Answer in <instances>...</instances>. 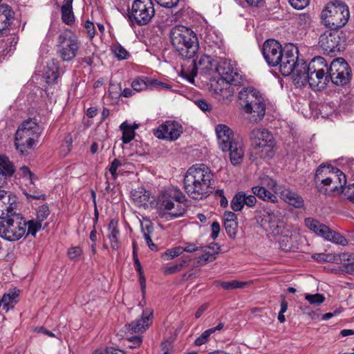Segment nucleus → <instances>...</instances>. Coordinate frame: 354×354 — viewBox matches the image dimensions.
Segmentation results:
<instances>
[{
    "label": "nucleus",
    "instance_id": "1",
    "mask_svg": "<svg viewBox=\"0 0 354 354\" xmlns=\"http://www.w3.org/2000/svg\"><path fill=\"white\" fill-rule=\"evenodd\" d=\"M214 174L205 164H196L186 171L183 187L187 194L195 200H202L214 191Z\"/></svg>",
    "mask_w": 354,
    "mask_h": 354
},
{
    "label": "nucleus",
    "instance_id": "2",
    "mask_svg": "<svg viewBox=\"0 0 354 354\" xmlns=\"http://www.w3.org/2000/svg\"><path fill=\"white\" fill-rule=\"evenodd\" d=\"M315 183L319 192L327 195L332 192L342 193L346 183L345 174L330 165H320L315 172Z\"/></svg>",
    "mask_w": 354,
    "mask_h": 354
},
{
    "label": "nucleus",
    "instance_id": "3",
    "mask_svg": "<svg viewBox=\"0 0 354 354\" xmlns=\"http://www.w3.org/2000/svg\"><path fill=\"white\" fill-rule=\"evenodd\" d=\"M239 104L248 115L251 123L261 121L266 111V102L263 95L254 87L243 88L239 93Z\"/></svg>",
    "mask_w": 354,
    "mask_h": 354
},
{
    "label": "nucleus",
    "instance_id": "4",
    "mask_svg": "<svg viewBox=\"0 0 354 354\" xmlns=\"http://www.w3.org/2000/svg\"><path fill=\"white\" fill-rule=\"evenodd\" d=\"M326 70H327V65L325 59L321 57L314 58L308 64L305 63L296 84L305 86L308 84L312 89H324L328 82Z\"/></svg>",
    "mask_w": 354,
    "mask_h": 354
},
{
    "label": "nucleus",
    "instance_id": "5",
    "mask_svg": "<svg viewBox=\"0 0 354 354\" xmlns=\"http://www.w3.org/2000/svg\"><path fill=\"white\" fill-rule=\"evenodd\" d=\"M172 47L183 58L190 59L198 49L196 34L184 26H176L169 34Z\"/></svg>",
    "mask_w": 354,
    "mask_h": 354
},
{
    "label": "nucleus",
    "instance_id": "6",
    "mask_svg": "<svg viewBox=\"0 0 354 354\" xmlns=\"http://www.w3.org/2000/svg\"><path fill=\"white\" fill-rule=\"evenodd\" d=\"M41 133V129L35 119L25 120L15 133V145L21 155L28 153L32 148Z\"/></svg>",
    "mask_w": 354,
    "mask_h": 354
},
{
    "label": "nucleus",
    "instance_id": "7",
    "mask_svg": "<svg viewBox=\"0 0 354 354\" xmlns=\"http://www.w3.org/2000/svg\"><path fill=\"white\" fill-rule=\"evenodd\" d=\"M349 17L348 7L338 1L328 3L321 15L324 24L332 30H337L346 25Z\"/></svg>",
    "mask_w": 354,
    "mask_h": 354
},
{
    "label": "nucleus",
    "instance_id": "8",
    "mask_svg": "<svg viewBox=\"0 0 354 354\" xmlns=\"http://www.w3.org/2000/svg\"><path fill=\"white\" fill-rule=\"evenodd\" d=\"M127 15L131 27L145 26L155 15L154 4L152 0H133Z\"/></svg>",
    "mask_w": 354,
    "mask_h": 354
},
{
    "label": "nucleus",
    "instance_id": "9",
    "mask_svg": "<svg viewBox=\"0 0 354 354\" xmlns=\"http://www.w3.org/2000/svg\"><path fill=\"white\" fill-rule=\"evenodd\" d=\"M249 138L251 146L259 157L267 158L273 156L275 142L272 134L268 130L254 129L250 131Z\"/></svg>",
    "mask_w": 354,
    "mask_h": 354
},
{
    "label": "nucleus",
    "instance_id": "10",
    "mask_svg": "<svg viewBox=\"0 0 354 354\" xmlns=\"http://www.w3.org/2000/svg\"><path fill=\"white\" fill-rule=\"evenodd\" d=\"M81 43L69 30L62 32L57 38V53L63 62H71L77 55Z\"/></svg>",
    "mask_w": 354,
    "mask_h": 354
},
{
    "label": "nucleus",
    "instance_id": "11",
    "mask_svg": "<svg viewBox=\"0 0 354 354\" xmlns=\"http://www.w3.org/2000/svg\"><path fill=\"white\" fill-rule=\"evenodd\" d=\"M26 225L19 214L0 221V236L8 241H17L25 236Z\"/></svg>",
    "mask_w": 354,
    "mask_h": 354
},
{
    "label": "nucleus",
    "instance_id": "12",
    "mask_svg": "<svg viewBox=\"0 0 354 354\" xmlns=\"http://www.w3.org/2000/svg\"><path fill=\"white\" fill-rule=\"evenodd\" d=\"M331 82L337 86L346 84L351 78V70L348 64L342 57L334 59L327 68Z\"/></svg>",
    "mask_w": 354,
    "mask_h": 354
},
{
    "label": "nucleus",
    "instance_id": "13",
    "mask_svg": "<svg viewBox=\"0 0 354 354\" xmlns=\"http://www.w3.org/2000/svg\"><path fill=\"white\" fill-rule=\"evenodd\" d=\"M346 40L342 32L330 30L322 34L319 39V46L324 53L330 54L340 52L345 45Z\"/></svg>",
    "mask_w": 354,
    "mask_h": 354
},
{
    "label": "nucleus",
    "instance_id": "14",
    "mask_svg": "<svg viewBox=\"0 0 354 354\" xmlns=\"http://www.w3.org/2000/svg\"><path fill=\"white\" fill-rule=\"evenodd\" d=\"M213 66V59L209 55H203L198 59L192 60L189 66H183L181 76L193 84L198 70L206 73L212 69Z\"/></svg>",
    "mask_w": 354,
    "mask_h": 354
},
{
    "label": "nucleus",
    "instance_id": "15",
    "mask_svg": "<svg viewBox=\"0 0 354 354\" xmlns=\"http://www.w3.org/2000/svg\"><path fill=\"white\" fill-rule=\"evenodd\" d=\"M257 221L266 232L273 236L280 235L284 227L279 217L270 209H263L261 211Z\"/></svg>",
    "mask_w": 354,
    "mask_h": 354
},
{
    "label": "nucleus",
    "instance_id": "16",
    "mask_svg": "<svg viewBox=\"0 0 354 354\" xmlns=\"http://www.w3.org/2000/svg\"><path fill=\"white\" fill-rule=\"evenodd\" d=\"M216 70L221 75V78L226 80L232 84L236 86L241 84L243 82L240 71L235 62L231 59H221L218 62Z\"/></svg>",
    "mask_w": 354,
    "mask_h": 354
},
{
    "label": "nucleus",
    "instance_id": "17",
    "mask_svg": "<svg viewBox=\"0 0 354 354\" xmlns=\"http://www.w3.org/2000/svg\"><path fill=\"white\" fill-rule=\"evenodd\" d=\"M158 209L162 211H167L163 213L162 217L166 220H171L182 216L186 212L184 204H174V201L167 194H163L158 198Z\"/></svg>",
    "mask_w": 354,
    "mask_h": 354
},
{
    "label": "nucleus",
    "instance_id": "18",
    "mask_svg": "<svg viewBox=\"0 0 354 354\" xmlns=\"http://www.w3.org/2000/svg\"><path fill=\"white\" fill-rule=\"evenodd\" d=\"M283 48L280 43L275 39L266 40L262 46L263 57L270 66H277L279 62V57L281 58V53Z\"/></svg>",
    "mask_w": 354,
    "mask_h": 354
},
{
    "label": "nucleus",
    "instance_id": "19",
    "mask_svg": "<svg viewBox=\"0 0 354 354\" xmlns=\"http://www.w3.org/2000/svg\"><path fill=\"white\" fill-rule=\"evenodd\" d=\"M183 133L182 126L176 121H166L160 124L156 129H154V136L166 140H176Z\"/></svg>",
    "mask_w": 354,
    "mask_h": 354
},
{
    "label": "nucleus",
    "instance_id": "20",
    "mask_svg": "<svg viewBox=\"0 0 354 354\" xmlns=\"http://www.w3.org/2000/svg\"><path fill=\"white\" fill-rule=\"evenodd\" d=\"M153 317L152 310H144L140 319H137L125 326L127 333L130 334L144 333L152 324Z\"/></svg>",
    "mask_w": 354,
    "mask_h": 354
},
{
    "label": "nucleus",
    "instance_id": "21",
    "mask_svg": "<svg viewBox=\"0 0 354 354\" xmlns=\"http://www.w3.org/2000/svg\"><path fill=\"white\" fill-rule=\"evenodd\" d=\"M219 148L225 151L229 146L236 142L238 139L234 137V131L226 124H219L215 127Z\"/></svg>",
    "mask_w": 354,
    "mask_h": 354
},
{
    "label": "nucleus",
    "instance_id": "22",
    "mask_svg": "<svg viewBox=\"0 0 354 354\" xmlns=\"http://www.w3.org/2000/svg\"><path fill=\"white\" fill-rule=\"evenodd\" d=\"M306 62L304 59H288L286 62H282L281 65H279V71L283 76H288L292 74V78L295 84L297 83L299 74L302 72L303 66H304Z\"/></svg>",
    "mask_w": 354,
    "mask_h": 354
},
{
    "label": "nucleus",
    "instance_id": "23",
    "mask_svg": "<svg viewBox=\"0 0 354 354\" xmlns=\"http://www.w3.org/2000/svg\"><path fill=\"white\" fill-rule=\"evenodd\" d=\"M231 82L225 79L220 78L211 83V88L214 97L218 101H223L232 97L234 93Z\"/></svg>",
    "mask_w": 354,
    "mask_h": 354
},
{
    "label": "nucleus",
    "instance_id": "24",
    "mask_svg": "<svg viewBox=\"0 0 354 354\" xmlns=\"http://www.w3.org/2000/svg\"><path fill=\"white\" fill-rule=\"evenodd\" d=\"M17 207L16 196L3 190L0 192V209L8 213V218L15 216Z\"/></svg>",
    "mask_w": 354,
    "mask_h": 354
},
{
    "label": "nucleus",
    "instance_id": "25",
    "mask_svg": "<svg viewBox=\"0 0 354 354\" xmlns=\"http://www.w3.org/2000/svg\"><path fill=\"white\" fill-rule=\"evenodd\" d=\"M15 171V166L8 158L0 155V192L3 191L1 188L6 184L8 178L11 177Z\"/></svg>",
    "mask_w": 354,
    "mask_h": 354
},
{
    "label": "nucleus",
    "instance_id": "26",
    "mask_svg": "<svg viewBox=\"0 0 354 354\" xmlns=\"http://www.w3.org/2000/svg\"><path fill=\"white\" fill-rule=\"evenodd\" d=\"M281 237L279 239L280 248L284 251H290L295 247L294 243L297 241L299 234L294 230L289 228L282 229V232L280 233Z\"/></svg>",
    "mask_w": 354,
    "mask_h": 354
},
{
    "label": "nucleus",
    "instance_id": "27",
    "mask_svg": "<svg viewBox=\"0 0 354 354\" xmlns=\"http://www.w3.org/2000/svg\"><path fill=\"white\" fill-rule=\"evenodd\" d=\"M225 151L229 152L230 160L233 165H238L243 162L244 149L241 141L238 140L236 142H233Z\"/></svg>",
    "mask_w": 354,
    "mask_h": 354
},
{
    "label": "nucleus",
    "instance_id": "28",
    "mask_svg": "<svg viewBox=\"0 0 354 354\" xmlns=\"http://www.w3.org/2000/svg\"><path fill=\"white\" fill-rule=\"evenodd\" d=\"M14 12L11 8L6 4L0 6V35H3L11 24Z\"/></svg>",
    "mask_w": 354,
    "mask_h": 354
},
{
    "label": "nucleus",
    "instance_id": "29",
    "mask_svg": "<svg viewBox=\"0 0 354 354\" xmlns=\"http://www.w3.org/2000/svg\"><path fill=\"white\" fill-rule=\"evenodd\" d=\"M279 192L281 198L286 203L296 208L303 207L304 200L297 192L288 188H283Z\"/></svg>",
    "mask_w": 354,
    "mask_h": 354
},
{
    "label": "nucleus",
    "instance_id": "30",
    "mask_svg": "<svg viewBox=\"0 0 354 354\" xmlns=\"http://www.w3.org/2000/svg\"><path fill=\"white\" fill-rule=\"evenodd\" d=\"M131 197L136 205L143 207L145 209L149 207L148 204L150 201V193L145 188L139 187L133 189L131 192Z\"/></svg>",
    "mask_w": 354,
    "mask_h": 354
},
{
    "label": "nucleus",
    "instance_id": "31",
    "mask_svg": "<svg viewBox=\"0 0 354 354\" xmlns=\"http://www.w3.org/2000/svg\"><path fill=\"white\" fill-rule=\"evenodd\" d=\"M19 290L14 288L13 290H10L8 292L5 293L1 301V305H3V309L6 312L10 309H12L14 306L17 304V297L19 296Z\"/></svg>",
    "mask_w": 354,
    "mask_h": 354
},
{
    "label": "nucleus",
    "instance_id": "32",
    "mask_svg": "<svg viewBox=\"0 0 354 354\" xmlns=\"http://www.w3.org/2000/svg\"><path fill=\"white\" fill-rule=\"evenodd\" d=\"M73 0H64L63 6L61 8L62 20L67 25H72L75 21V16L73 12Z\"/></svg>",
    "mask_w": 354,
    "mask_h": 354
},
{
    "label": "nucleus",
    "instance_id": "33",
    "mask_svg": "<svg viewBox=\"0 0 354 354\" xmlns=\"http://www.w3.org/2000/svg\"><path fill=\"white\" fill-rule=\"evenodd\" d=\"M109 234L108 235L109 239L110 240V243L112 249L118 250L120 247V241H119V234L120 231L118 229V222L111 220L109 224Z\"/></svg>",
    "mask_w": 354,
    "mask_h": 354
},
{
    "label": "nucleus",
    "instance_id": "34",
    "mask_svg": "<svg viewBox=\"0 0 354 354\" xmlns=\"http://www.w3.org/2000/svg\"><path fill=\"white\" fill-rule=\"evenodd\" d=\"M305 225L316 234L324 237L326 231H328V226L321 223L313 218H306L304 221Z\"/></svg>",
    "mask_w": 354,
    "mask_h": 354
},
{
    "label": "nucleus",
    "instance_id": "35",
    "mask_svg": "<svg viewBox=\"0 0 354 354\" xmlns=\"http://www.w3.org/2000/svg\"><path fill=\"white\" fill-rule=\"evenodd\" d=\"M298 54L299 50L296 46L292 44H286L283 47V50L281 55V58L279 57L280 60L277 66L279 67V65H281L282 62H285L288 59H297Z\"/></svg>",
    "mask_w": 354,
    "mask_h": 354
},
{
    "label": "nucleus",
    "instance_id": "36",
    "mask_svg": "<svg viewBox=\"0 0 354 354\" xmlns=\"http://www.w3.org/2000/svg\"><path fill=\"white\" fill-rule=\"evenodd\" d=\"M252 195L259 197L265 201L276 202L277 196L261 186H256L252 188Z\"/></svg>",
    "mask_w": 354,
    "mask_h": 354
},
{
    "label": "nucleus",
    "instance_id": "37",
    "mask_svg": "<svg viewBox=\"0 0 354 354\" xmlns=\"http://www.w3.org/2000/svg\"><path fill=\"white\" fill-rule=\"evenodd\" d=\"M120 129L122 131V140L123 143L127 144L134 138L136 135L134 129L127 124V122H122L120 126Z\"/></svg>",
    "mask_w": 354,
    "mask_h": 354
},
{
    "label": "nucleus",
    "instance_id": "38",
    "mask_svg": "<svg viewBox=\"0 0 354 354\" xmlns=\"http://www.w3.org/2000/svg\"><path fill=\"white\" fill-rule=\"evenodd\" d=\"M151 80L149 77H138L133 81L131 86L137 92L145 91L151 85Z\"/></svg>",
    "mask_w": 354,
    "mask_h": 354
},
{
    "label": "nucleus",
    "instance_id": "39",
    "mask_svg": "<svg viewBox=\"0 0 354 354\" xmlns=\"http://www.w3.org/2000/svg\"><path fill=\"white\" fill-rule=\"evenodd\" d=\"M25 223L26 224L25 236L31 235L35 237L37 232L41 228V223L35 219L25 220Z\"/></svg>",
    "mask_w": 354,
    "mask_h": 354
},
{
    "label": "nucleus",
    "instance_id": "40",
    "mask_svg": "<svg viewBox=\"0 0 354 354\" xmlns=\"http://www.w3.org/2000/svg\"><path fill=\"white\" fill-rule=\"evenodd\" d=\"M203 246H200L201 251L203 252V254L201 257L198 258V263H200L201 265H205L207 262H211L215 260L217 257L216 252H212L208 250L206 248H202Z\"/></svg>",
    "mask_w": 354,
    "mask_h": 354
},
{
    "label": "nucleus",
    "instance_id": "41",
    "mask_svg": "<svg viewBox=\"0 0 354 354\" xmlns=\"http://www.w3.org/2000/svg\"><path fill=\"white\" fill-rule=\"evenodd\" d=\"M249 283L248 281H239L232 280L229 281H220L218 284L225 290H234L236 288H243Z\"/></svg>",
    "mask_w": 354,
    "mask_h": 354
},
{
    "label": "nucleus",
    "instance_id": "42",
    "mask_svg": "<svg viewBox=\"0 0 354 354\" xmlns=\"http://www.w3.org/2000/svg\"><path fill=\"white\" fill-rule=\"evenodd\" d=\"M324 238L328 241L342 245L346 241L342 235H340L339 233L332 231L328 227V231H326Z\"/></svg>",
    "mask_w": 354,
    "mask_h": 354
},
{
    "label": "nucleus",
    "instance_id": "43",
    "mask_svg": "<svg viewBox=\"0 0 354 354\" xmlns=\"http://www.w3.org/2000/svg\"><path fill=\"white\" fill-rule=\"evenodd\" d=\"M112 52L120 60L127 59L129 57V52L120 44H115L112 46Z\"/></svg>",
    "mask_w": 354,
    "mask_h": 354
},
{
    "label": "nucleus",
    "instance_id": "44",
    "mask_svg": "<svg viewBox=\"0 0 354 354\" xmlns=\"http://www.w3.org/2000/svg\"><path fill=\"white\" fill-rule=\"evenodd\" d=\"M226 233L230 238H235L237 234L238 223L236 221H224Z\"/></svg>",
    "mask_w": 354,
    "mask_h": 354
},
{
    "label": "nucleus",
    "instance_id": "45",
    "mask_svg": "<svg viewBox=\"0 0 354 354\" xmlns=\"http://www.w3.org/2000/svg\"><path fill=\"white\" fill-rule=\"evenodd\" d=\"M241 198L243 207L244 205H246L248 207H253L257 203V198L255 196L252 194H248L243 191H241Z\"/></svg>",
    "mask_w": 354,
    "mask_h": 354
},
{
    "label": "nucleus",
    "instance_id": "46",
    "mask_svg": "<svg viewBox=\"0 0 354 354\" xmlns=\"http://www.w3.org/2000/svg\"><path fill=\"white\" fill-rule=\"evenodd\" d=\"M305 299L310 304L319 305L324 301L325 297L323 295L319 294V293H316L314 295L306 294Z\"/></svg>",
    "mask_w": 354,
    "mask_h": 354
},
{
    "label": "nucleus",
    "instance_id": "47",
    "mask_svg": "<svg viewBox=\"0 0 354 354\" xmlns=\"http://www.w3.org/2000/svg\"><path fill=\"white\" fill-rule=\"evenodd\" d=\"M49 214L50 210L48 206L43 205L39 206L37 210V216L35 219L42 223V222L47 218Z\"/></svg>",
    "mask_w": 354,
    "mask_h": 354
},
{
    "label": "nucleus",
    "instance_id": "48",
    "mask_svg": "<svg viewBox=\"0 0 354 354\" xmlns=\"http://www.w3.org/2000/svg\"><path fill=\"white\" fill-rule=\"evenodd\" d=\"M186 266H187V261L183 259L179 263L166 268L164 270V272L166 274H175L180 272Z\"/></svg>",
    "mask_w": 354,
    "mask_h": 354
},
{
    "label": "nucleus",
    "instance_id": "49",
    "mask_svg": "<svg viewBox=\"0 0 354 354\" xmlns=\"http://www.w3.org/2000/svg\"><path fill=\"white\" fill-rule=\"evenodd\" d=\"M141 231L143 234V236L145 234L151 235L153 233V225L152 222L148 218H143V221L140 222Z\"/></svg>",
    "mask_w": 354,
    "mask_h": 354
},
{
    "label": "nucleus",
    "instance_id": "50",
    "mask_svg": "<svg viewBox=\"0 0 354 354\" xmlns=\"http://www.w3.org/2000/svg\"><path fill=\"white\" fill-rule=\"evenodd\" d=\"M241 191L238 192L233 197L230 203V207L234 212L242 210Z\"/></svg>",
    "mask_w": 354,
    "mask_h": 354
},
{
    "label": "nucleus",
    "instance_id": "51",
    "mask_svg": "<svg viewBox=\"0 0 354 354\" xmlns=\"http://www.w3.org/2000/svg\"><path fill=\"white\" fill-rule=\"evenodd\" d=\"M212 334V330H205L194 342V345L196 346H201L205 344L209 340V336Z\"/></svg>",
    "mask_w": 354,
    "mask_h": 354
},
{
    "label": "nucleus",
    "instance_id": "52",
    "mask_svg": "<svg viewBox=\"0 0 354 354\" xmlns=\"http://www.w3.org/2000/svg\"><path fill=\"white\" fill-rule=\"evenodd\" d=\"M298 25L302 28H307L311 23V17L307 13H302L299 15L298 17Z\"/></svg>",
    "mask_w": 354,
    "mask_h": 354
},
{
    "label": "nucleus",
    "instance_id": "53",
    "mask_svg": "<svg viewBox=\"0 0 354 354\" xmlns=\"http://www.w3.org/2000/svg\"><path fill=\"white\" fill-rule=\"evenodd\" d=\"M310 0H288L290 6L297 10H302L307 7Z\"/></svg>",
    "mask_w": 354,
    "mask_h": 354
},
{
    "label": "nucleus",
    "instance_id": "54",
    "mask_svg": "<svg viewBox=\"0 0 354 354\" xmlns=\"http://www.w3.org/2000/svg\"><path fill=\"white\" fill-rule=\"evenodd\" d=\"M122 165H123V162L118 158H115L111 162L110 167H109V171L114 179L116 178L118 176V174H117L118 168L119 167L122 166Z\"/></svg>",
    "mask_w": 354,
    "mask_h": 354
},
{
    "label": "nucleus",
    "instance_id": "55",
    "mask_svg": "<svg viewBox=\"0 0 354 354\" xmlns=\"http://www.w3.org/2000/svg\"><path fill=\"white\" fill-rule=\"evenodd\" d=\"M127 341L130 343L129 347L131 348H134L139 347L141 345L142 342V338L140 335H134L128 337Z\"/></svg>",
    "mask_w": 354,
    "mask_h": 354
},
{
    "label": "nucleus",
    "instance_id": "56",
    "mask_svg": "<svg viewBox=\"0 0 354 354\" xmlns=\"http://www.w3.org/2000/svg\"><path fill=\"white\" fill-rule=\"evenodd\" d=\"M82 254V250L80 247L78 246L72 247L68 251V257L73 260L77 259Z\"/></svg>",
    "mask_w": 354,
    "mask_h": 354
},
{
    "label": "nucleus",
    "instance_id": "57",
    "mask_svg": "<svg viewBox=\"0 0 354 354\" xmlns=\"http://www.w3.org/2000/svg\"><path fill=\"white\" fill-rule=\"evenodd\" d=\"M183 247L178 246V247H176V248L167 250L165 252V255L169 256L170 257V259H173L176 257L180 255L181 254H183Z\"/></svg>",
    "mask_w": 354,
    "mask_h": 354
},
{
    "label": "nucleus",
    "instance_id": "58",
    "mask_svg": "<svg viewBox=\"0 0 354 354\" xmlns=\"http://www.w3.org/2000/svg\"><path fill=\"white\" fill-rule=\"evenodd\" d=\"M158 4H159L160 6L167 8H171L176 7L179 0H155Z\"/></svg>",
    "mask_w": 354,
    "mask_h": 354
},
{
    "label": "nucleus",
    "instance_id": "59",
    "mask_svg": "<svg viewBox=\"0 0 354 354\" xmlns=\"http://www.w3.org/2000/svg\"><path fill=\"white\" fill-rule=\"evenodd\" d=\"M173 201H176L177 203H180L181 201H184L185 195L178 190L171 191L169 194H167Z\"/></svg>",
    "mask_w": 354,
    "mask_h": 354
},
{
    "label": "nucleus",
    "instance_id": "60",
    "mask_svg": "<svg viewBox=\"0 0 354 354\" xmlns=\"http://www.w3.org/2000/svg\"><path fill=\"white\" fill-rule=\"evenodd\" d=\"M342 192L348 200L354 203V183L345 187Z\"/></svg>",
    "mask_w": 354,
    "mask_h": 354
},
{
    "label": "nucleus",
    "instance_id": "61",
    "mask_svg": "<svg viewBox=\"0 0 354 354\" xmlns=\"http://www.w3.org/2000/svg\"><path fill=\"white\" fill-rule=\"evenodd\" d=\"M151 86L156 87L157 88H159L160 90H170L171 88V86L165 82H162L155 79H151Z\"/></svg>",
    "mask_w": 354,
    "mask_h": 354
},
{
    "label": "nucleus",
    "instance_id": "62",
    "mask_svg": "<svg viewBox=\"0 0 354 354\" xmlns=\"http://www.w3.org/2000/svg\"><path fill=\"white\" fill-rule=\"evenodd\" d=\"M46 75L48 83H55L59 77V72L57 68H56L55 71H46Z\"/></svg>",
    "mask_w": 354,
    "mask_h": 354
},
{
    "label": "nucleus",
    "instance_id": "63",
    "mask_svg": "<svg viewBox=\"0 0 354 354\" xmlns=\"http://www.w3.org/2000/svg\"><path fill=\"white\" fill-rule=\"evenodd\" d=\"M196 104L203 111H210L212 109V104L205 100H198Z\"/></svg>",
    "mask_w": 354,
    "mask_h": 354
},
{
    "label": "nucleus",
    "instance_id": "64",
    "mask_svg": "<svg viewBox=\"0 0 354 354\" xmlns=\"http://www.w3.org/2000/svg\"><path fill=\"white\" fill-rule=\"evenodd\" d=\"M85 28L88 37L92 39L95 35V29L93 23L90 21H86L85 23Z\"/></svg>",
    "mask_w": 354,
    "mask_h": 354
}]
</instances>
